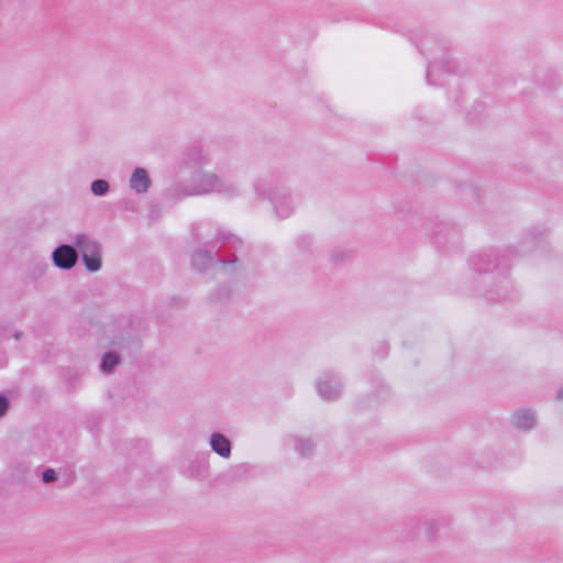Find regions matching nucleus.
I'll list each match as a JSON object with an SVG mask.
<instances>
[{
	"mask_svg": "<svg viewBox=\"0 0 563 563\" xmlns=\"http://www.w3.org/2000/svg\"><path fill=\"white\" fill-rule=\"evenodd\" d=\"M271 200L276 213L280 218L289 217L295 209L294 198L288 191L275 190L271 196Z\"/></svg>",
	"mask_w": 563,
	"mask_h": 563,
	"instance_id": "5",
	"label": "nucleus"
},
{
	"mask_svg": "<svg viewBox=\"0 0 563 563\" xmlns=\"http://www.w3.org/2000/svg\"><path fill=\"white\" fill-rule=\"evenodd\" d=\"M75 247L80 252L85 267L90 273H96L102 266L101 244L88 234L78 233L71 238Z\"/></svg>",
	"mask_w": 563,
	"mask_h": 563,
	"instance_id": "2",
	"label": "nucleus"
},
{
	"mask_svg": "<svg viewBox=\"0 0 563 563\" xmlns=\"http://www.w3.org/2000/svg\"><path fill=\"white\" fill-rule=\"evenodd\" d=\"M558 399L563 400V387L558 391Z\"/></svg>",
	"mask_w": 563,
	"mask_h": 563,
	"instance_id": "17",
	"label": "nucleus"
},
{
	"mask_svg": "<svg viewBox=\"0 0 563 563\" xmlns=\"http://www.w3.org/2000/svg\"><path fill=\"white\" fill-rule=\"evenodd\" d=\"M152 180L145 168L137 167L131 175L130 187L136 194H145L150 189Z\"/></svg>",
	"mask_w": 563,
	"mask_h": 563,
	"instance_id": "7",
	"label": "nucleus"
},
{
	"mask_svg": "<svg viewBox=\"0 0 563 563\" xmlns=\"http://www.w3.org/2000/svg\"><path fill=\"white\" fill-rule=\"evenodd\" d=\"M56 472L53 468H47L42 473V479L44 483L49 484L56 481Z\"/></svg>",
	"mask_w": 563,
	"mask_h": 563,
	"instance_id": "14",
	"label": "nucleus"
},
{
	"mask_svg": "<svg viewBox=\"0 0 563 563\" xmlns=\"http://www.w3.org/2000/svg\"><path fill=\"white\" fill-rule=\"evenodd\" d=\"M219 192L225 196H232L238 192V187L225 179L219 178L216 174L203 173L194 177L192 183L187 190V195H206Z\"/></svg>",
	"mask_w": 563,
	"mask_h": 563,
	"instance_id": "1",
	"label": "nucleus"
},
{
	"mask_svg": "<svg viewBox=\"0 0 563 563\" xmlns=\"http://www.w3.org/2000/svg\"><path fill=\"white\" fill-rule=\"evenodd\" d=\"M210 446L213 452L223 459H229L231 455V442L222 433H212L210 437Z\"/></svg>",
	"mask_w": 563,
	"mask_h": 563,
	"instance_id": "9",
	"label": "nucleus"
},
{
	"mask_svg": "<svg viewBox=\"0 0 563 563\" xmlns=\"http://www.w3.org/2000/svg\"><path fill=\"white\" fill-rule=\"evenodd\" d=\"M118 364L119 356L115 353L110 352L103 356L100 367L103 373H110Z\"/></svg>",
	"mask_w": 563,
	"mask_h": 563,
	"instance_id": "11",
	"label": "nucleus"
},
{
	"mask_svg": "<svg viewBox=\"0 0 563 563\" xmlns=\"http://www.w3.org/2000/svg\"><path fill=\"white\" fill-rule=\"evenodd\" d=\"M433 70H434V65H433V66L428 70V74H427L428 80H429L430 82H431L430 77H431V75H432Z\"/></svg>",
	"mask_w": 563,
	"mask_h": 563,
	"instance_id": "16",
	"label": "nucleus"
},
{
	"mask_svg": "<svg viewBox=\"0 0 563 563\" xmlns=\"http://www.w3.org/2000/svg\"><path fill=\"white\" fill-rule=\"evenodd\" d=\"M442 521L437 518L426 519L421 525L412 523L408 526L407 533L416 541L434 543L440 537Z\"/></svg>",
	"mask_w": 563,
	"mask_h": 563,
	"instance_id": "3",
	"label": "nucleus"
},
{
	"mask_svg": "<svg viewBox=\"0 0 563 563\" xmlns=\"http://www.w3.org/2000/svg\"><path fill=\"white\" fill-rule=\"evenodd\" d=\"M313 443L309 439H299L296 443V450L302 455H309L313 450Z\"/></svg>",
	"mask_w": 563,
	"mask_h": 563,
	"instance_id": "13",
	"label": "nucleus"
},
{
	"mask_svg": "<svg viewBox=\"0 0 563 563\" xmlns=\"http://www.w3.org/2000/svg\"><path fill=\"white\" fill-rule=\"evenodd\" d=\"M91 191L95 196H104L109 191V183L104 179H97L91 183Z\"/></svg>",
	"mask_w": 563,
	"mask_h": 563,
	"instance_id": "12",
	"label": "nucleus"
},
{
	"mask_svg": "<svg viewBox=\"0 0 563 563\" xmlns=\"http://www.w3.org/2000/svg\"><path fill=\"white\" fill-rule=\"evenodd\" d=\"M318 394L327 399L332 400L340 395L341 384L332 374H324L317 383Z\"/></svg>",
	"mask_w": 563,
	"mask_h": 563,
	"instance_id": "6",
	"label": "nucleus"
},
{
	"mask_svg": "<svg viewBox=\"0 0 563 563\" xmlns=\"http://www.w3.org/2000/svg\"><path fill=\"white\" fill-rule=\"evenodd\" d=\"M537 419L531 410L519 409L514 412L511 423L520 430H530L536 426Z\"/></svg>",
	"mask_w": 563,
	"mask_h": 563,
	"instance_id": "8",
	"label": "nucleus"
},
{
	"mask_svg": "<svg viewBox=\"0 0 563 563\" xmlns=\"http://www.w3.org/2000/svg\"><path fill=\"white\" fill-rule=\"evenodd\" d=\"M211 260V254L208 251H197L192 255V264L199 271L205 269Z\"/></svg>",
	"mask_w": 563,
	"mask_h": 563,
	"instance_id": "10",
	"label": "nucleus"
},
{
	"mask_svg": "<svg viewBox=\"0 0 563 563\" xmlns=\"http://www.w3.org/2000/svg\"><path fill=\"white\" fill-rule=\"evenodd\" d=\"M9 410V399L3 396V395H0V418L4 417L5 413L8 412Z\"/></svg>",
	"mask_w": 563,
	"mask_h": 563,
	"instance_id": "15",
	"label": "nucleus"
},
{
	"mask_svg": "<svg viewBox=\"0 0 563 563\" xmlns=\"http://www.w3.org/2000/svg\"><path fill=\"white\" fill-rule=\"evenodd\" d=\"M52 261L60 269H71L78 261L77 249L75 245L62 244L53 251Z\"/></svg>",
	"mask_w": 563,
	"mask_h": 563,
	"instance_id": "4",
	"label": "nucleus"
}]
</instances>
